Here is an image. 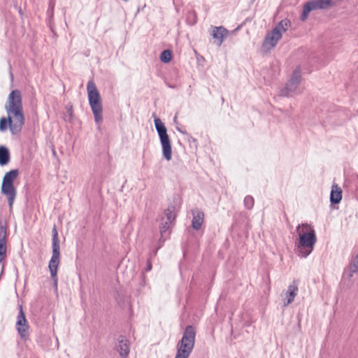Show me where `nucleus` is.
I'll return each mask as SVG.
<instances>
[{"label":"nucleus","mask_w":358,"mask_h":358,"mask_svg":"<svg viewBox=\"0 0 358 358\" xmlns=\"http://www.w3.org/2000/svg\"><path fill=\"white\" fill-rule=\"evenodd\" d=\"M6 108L8 117L0 119V131H4L8 127L12 134H18L24 124L22 96L19 90H13L10 93Z\"/></svg>","instance_id":"nucleus-1"},{"label":"nucleus","mask_w":358,"mask_h":358,"mask_svg":"<svg viewBox=\"0 0 358 358\" xmlns=\"http://www.w3.org/2000/svg\"><path fill=\"white\" fill-rule=\"evenodd\" d=\"M296 231L299 236L296 242V252L301 257H306L312 252L317 242L315 231L312 225L307 223L299 224Z\"/></svg>","instance_id":"nucleus-2"},{"label":"nucleus","mask_w":358,"mask_h":358,"mask_svg":"<svg viewBox=\"0 0 358 358\" xmlns=\"http://www.w3.org/2000/svg\"><path fill=\"white\" fill-rule=\"evenodd\" d=\"M195 338L194 327L191 325L187 326L181 340L177 344V352L175 358H188L193 350Z\"/></svg>","instance_id":"nucleus-3"},{"label":"nucleus","mask_w":358,"mask_h":358,"mask_svg":"<svg viewBox=\"0 0 358 358\" xmlns=\"http://www.w3.org/2000/svg\"><path fill=\"white\" fill-rule=\"evenodd\" d=\"M87 92L89 104L94 116V120L96 124H100L103 120L101 97L95 83L92 80L87 83Z\"/></svg>","instance_id":"nucleus-4"},{"label":"nucleus","mask_w":358,"mask_h":358,"mask_svg":"<svg viewBox=\"0 0 358 358\" xmlns=\"http://www.w3.org/2000/svg\"><path fill=\"white\" fill-rule=\"evenodd\" d=\"M289 26V20L285 19L281 20L271 31L268 32L262 43V48L263 51L268 52L273 49L281 39L282 34L288 29Z\"/></svg>","instance_id":"nucleus-5"},{"label":"nucleus","mask_w":358,"mask_h":358,"mask_svg":"<svg viewBox=\"0 0 358 358\" xmlns=\"http://www.w3.org/2000/svg\"><path fill=\"white\" fill-rule=\"evenodd\" d=\"M19 174L18 170H11L7 172L3 178L1 185V192L6 196L8 205L11 208L16 196V189L13 182Z\"/></svg>","instance_id":"nucleus-6"},{"label":"nucleus","mask_w":358,"mask_h":358,"mask_svg":"<svg viewBox=\"0 0 358 358\" xmlns=\"http://www.w3.org/2000/svg\"><path fill=\"white\" fill-rule=\"evenodd\" d=\"M155 125L160 138L164 157L170 161L172 158V151L166 128L159 118L155 119Z\"/></svg>","instance_id":"nucleus-7"},{"label":"nucleus","mask_w":358,"mask_h":358,"mask_svg":"<svg viewBox=\"0 0 358 358\" xmlns=\"http://www.w3.org/2000/svg\"><path fill=\"white\" fill-rule=\"evenodd\" d=\"M331 6V0H313L304 5L303 10L301 16L302 21H305L310 12L316 9H322Z\"/></svg>","instance_id":"nucleus-8"},{"label":"nucleus","mask_w":358,"mask_h":358,"mask_svg":"<svg viewBox=\"0 0 358 358\" xmlns=\"http://www.w3.org/2000/svg\"><path fill=\"white\" fill-rule=\"evenodd\" d=\"M60 264V248H52V254L49 261L48 268L51 278L54 281L55 287L57 286L58 278L57 271Z\"/></svg>","instance_id":"nucleus-9"},{"label":"nucleus","mask_w":358,"mask_h":358,"mask_svg":"<svg viewBox=\"0 0 358 358\" xmlns=\"http://www.w3.org/2000/svg\"><path fill=\"white\" fill-rule=\"evenodd\" d=\"M16 329L20 337L23 339L28 338L29 324L22 306H19V314L17 318Z\"/></svg>","instance_id":"nucleus-10"},{"label":"nucleus","mask_w":358,"mask_h":358,"mask_svg":"<svg viewBox=\"0 0 358 358\" xmlns=\"http://www.w3.org/2000/svg\"><path fill=\"white\" fill-rule=\"evenodd\" d=\"M6 228L0 226V262L6 259Z\"/></svg>","instance_id":"nucleus-11"},{"label":"nucleus","mask_w":358,"mask_h":358,"mask_svg":"<svg viewBox=\"0 0 358 358\" xmlns=\"http://www.w3.org/2000/svg\"><path fill=\"white\" fill-rule=\"evenodd\" d=\"M228 35V30L223 27H214L212 31V36L213 38L217 39L220 45L224 38Z\"/></svg>","instance_id":"nucleus-12"},{"label":"nucleus","mask_w":358,"mask_h":358,"mask_svg":"<svg viewBox=\"0 0 358 358\" xmlns=\"http://www.w3.org/2000/svg\"><path fill=\"white\" fill-rule=\"evenodd\" d=\"M331 201L333 203H338L342 199V190L338 185H333L331 191Z\"/></svg>","instance_id":"nucleus-13"},{"label":"nucleus","mask_w":358,"mask_h":358,"mask_svg":"<svg viewBox=\"0 0 358 358\" xmlns=\"http://www.w3.org/2000/svg\"><path fill=\"white\" fill-rule=\"evenodd\" d=\"M118 351L122 357H126L129 353V341L124 337L119 339Z\"/></svg>","instance_id":"nucleus-14"},{"label":"nucleus","mask_w":358,"mask_h":358,"mask_svg":"<svg viewBox=\"0 0 358 358\" xmlns=\"http://www.w3.org/2000/svg\"><path fill=\"white\" fill-rule=\"evenodd\" d=\"M203 213L201 211H196L195 213H194L192 222V227L196 230L200 229L203 223Z\"/></svg>","instance_id":"nucleus-15"},{"label":"nucleus","mask_w":358,"mask_h":358,"mask_svg":"<svg viewBox=\"0 0 358 358\" xmlns=\"http://www.w3.org/2000/svg\"><path fill=\"white\" fill-rule=\"evenodd\" d=\"M300 78L301 71L299 69H296L294 71L292 76L287 84V88L289 90H294L296 87L297 85L299 83Z\"/></svg>","instance_id":"nucleus-16"},{"label":"nucleus","mask_w":358,"mask_h":358,"mask_svg":"<svg viewBox=\"0 0 358 358\" xmlns=\"http://www.w3.org/2000/svg\"><path fill=\"white\" fill-rule=\"evenodd\" d=\"M297 293H298V287L295 284V282H294L292 285H290L288 287L287 292V301L285 305H288V304L291 303L294 301Z\"/></svg>","instance_id":"nucleus-17"},{"label":"nucleus","mask_w":358,"mask_h":358,"mask_svg":"<svg viewBox=\"0 0 358 358\" xmlns=\"http://www.w3.org/2000/svg\"><path fill=\"white\" fill-rule=\"evenodd\" d=\"M9 161V153L6 148L3 146L0 147V164L5 165Z\"/></svg>","instance_id":"nucleus-18"},{"label":"nucleus","mask_w":358,"mask_h":358,"mask_svg":"<svg viewBox=\"0 0 358 358\" xmlns=\"http://www.w3.org/2000/svg\"><path fill=\"white\" fill-rule=\"evenodd\" d=\"M52 248H60L59 247V235L57 230V227L55 225L52 229Z\"/></svg>","instance_id":"nucleus-19"},{"label":"nucleus","mask_w":358,"mask_h":358,"mask_svg":"<svg viewBox=\"0 0 358 358\" xmlns=\"http://www.w3.org/2000/svg\"><path fill=\"white\" fill-rule=\"evenodd\" d=\"M172 59V54L170 50H164L161 55H160V59L162 62L164 63L169 62Z\"/></svg>","instance_id":"nucleus-20"},{"label":"nucleus","mask_w":358,"mask_h":358,"mask_svg":"<svg viewBox=\"0 0 358 358\" xmlns=\"http://www.w3.org/2000/svg\"><path fill=\"white\" fill-rule=\"evenodd\" d=\"M350 274L349 277L352 278L354 273L358 271V261L353 260L349 266Z\"/></svg>","instance_id":"nucleus-21"},{"label":"nucleus","mask_w":358,"mask_h":358,"mask_svg":"<svg viewBox=\"0 0 358 358\" xmlns=\"http://www.w3.org/2000/svg\"><path fill=\"white\" fill-rule=\"evenodd\" d=\"M350 274L349 277L352 278L354 273L358 271V261L353 260L349 266Z\"/></svg>","instance_id":"nucleus-22"},{"label":"nucleus","mask_w":358,"mask_h":358,"mask_svg":"<svg viewBox=\"0 0 358 358\" xmlns=\"http://www.w3.org/2000/svg\"><path fill=\"white\" fill-rule=\"evenodd\" d=\"M255 203V200L252 196H247L244 199V204L248 209H251Z\"/></svg>","instance_id":"nucleus-23"},{"label":"nucleus","mask_w":358,"mask_h":358,"mask_svg":"<svg viewBox=\"0 0 358 358\" xmlns=\"http://www.w3.org/2000/svg\"><path fill=\"white\" fill-rule=\"evenodd\" d=\"M171 212H170L169 214L167 213V217H168V219L170 220H171Z\"/></svg>","instance_id":"nucleus-24"},{"label":"nucleus","mask_w":358,"mask_h":358,"mask_svg":"<svg viewBox=\"0 0 358 358\" xmlns=\"http://www.w3.org/2000/svg\"><path fill=\"white\" fill-rule=\"evenodd\" d=\"M354 259L356 260V261H358V252H357V255H356V257H355Z\"/></svg>","instance_id":"nucleus-25"}]
</instances>
